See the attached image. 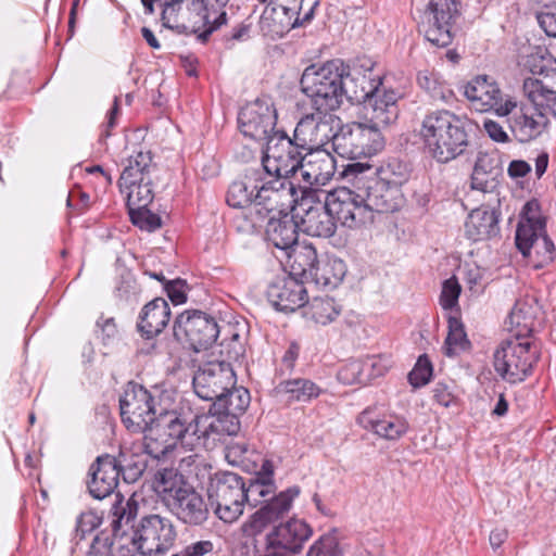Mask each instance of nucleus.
Listing matches in <instances>:
<instances>
[{"label":"nucleus","instance_id":"41","mask_svg":"<svg viewBox=\"0 0 556 556\" xmlns=\"http://www.w3.org/2000/svg\"><path fill=\"white\" fill-rule=\"evenodd\" d=\"M189 486L184 482L182 476L173 468H164L155 476V490L162 496L165 505H168V498H175L176 492L187 490Z\"/></svg>","mask_w":556,"mask_h":556},{"label":"nucleus","instance_id":"50","mask_svg":"<svg viewBox=\"0 0 556 556\" xmlns=\"http://www.w3.org/2000/svg\"><path fill=\"white\" fill-rule=\"evenodd\" d=\"M229 0H206L208 3V12L213 18V26L199 34V39L202 41L207 40L210 35L227 23V13L225 7Z\"/></svg>","mask_w":556,"mask_h":556},{"label":"nucleus","instance_id":"62","mask_svg":"<svg viewBox=\"0 0 556 556\" xmlns=\"http://www.w3.org/2000/svg\"><path fill=\"white\" fill-rule=\"evenodd\" d=\"M99 525L100 519L96 514L83 513L77 519L76 535H79L80 539H83L86 533L91 532Z\"/></svg>","mask_w":556,"mask_h":556},{"label":"nucleus","instance_id":"22","mask_svg":"<svg viewBox=\"0 0 556 556\" xmlns=\"http://www.w3.org/2000/svg\"><path fill=\"white\" fill-rule=\"evenodd\" d=\"M334 173L336 160L327 150L308 151L295 179L296 191L305 195L308 190L327 185Z\"/></svg>","mask_w":556,"mask_h":556},{"label":"nucleus","instance_id":"18","mask_svg":"<svg viewBox=\"0 0 556 556\" xmlns=\"http://www.w3.org/2000/svg\"><path fill=\"white\" fill-rule=\"evenodd\" d=\"M192 384L200 399L214 403L236 384V375L229 363L211 362L199 367Z\"/></svg>","mask_w":556,"mask_h":556},{"label":"nucleus","instance_id":"59","mask_svg":"<svg viewBox=\"0 0 556 556\" xmlns=\"http://www.w3.org/2000/svg\"><path fill=\"white\" fill-rule=\"evenodd\" d=\"M276 14V8H266L260 17V28L264 36L279 35L288 29L287 22L277 23L273 15Z\"/></svg>","mask_w":556,"mask_h":556},{"label":"nucleus","instance_id":"12","mask_svg":"<svg viewBox=\"0 0 556 556\" xmlns=\"http://www.w3.org/2000/svg\"><path fill=\"white\" fill-rule=\"evenodd\" d=\"M458 15V0H430L421 17L420 30L431 45L447 47L453 40L452 28Z\"/></svg>","mask_w":556,"mask_h":556},{"label":"nucleus","instance_id":"43","mask_svg":"<svg viewBox=\"0 0 556 556\" xmlns=\"http://www.w3.org/2000/svg\"><path fill=\"white\" fill-rule=\"evenodd\" d=\"M275 481H264L256 478L245 479L243 491V506H262L264 502L276 492Z\"/></svg>","mask_w":556,"mask_h":556},{"label":"nucleus","instance_id":"42","mask_svg":"<svg viewBox=\"0 0 556 556\" xmlns=\"http://www.w3.org/2000/svg\"><path fill=\"white\" fill-rule=\"evenodd\" d=\"M292 258V269L305 279H312L313 271L320 258L317 256V251L313 245H302L292 250L288 254Z\"/></svg>","mask_w":556,"mask_h":556},{"label":"nucleus","instance_id":"19","mask_svg":"<svg viewBox=\"0 0 556 556\" xmlns=\"http://www.w3.org/2000/svg\"><path fill=\"white\" fill-rule=\"evenodd\" d=\"M292 211L298 219L300 230L312 237L330 238L334 235L337 224L333 220L327 202L313 201L311 197L302 195L300 202H294Z\"/></svg>","mask_w":556,"mask_h":556},{"label":"nucleus","instance_id":"38","mask_svg":"<svg viewBox=\"0 0 556 556\" xmlns=\"http://www.w3.org/2000/svg\"><path fill=\"white\" fill-rule=\"evenodd\" d=\"M523 92L538 113L548 117H556V90L540 88L534 78L523 81Z\"/></svg>","mask_w":556,"mask_h":556},{"label":"nucleus","instance_id":"23","mask_svg":"<svg viewBox=\"0 0 556 556\" xmlns=\"http://www.w3.org/2000/svg\"><path fill=\"white\" fill-rule=\"evenodd\" d=\"M240 416L223 409L210 408V414L195 416V429L202 438V447L212 450L224 435H236L241 428Z\"/></svg>","mask_w":556,"mask_h":556},{"label":"nucleus","instance_id":"60","mask_svg":"<svg viewBox=\"0 0 556 556\" xmlns=\"http://www.w3.org/2000/svg\"><path fill=\"white\" fill-rule=\"evenodd\" d=\"M548 63L534 65L531 71L541 75V78L536 79L540 88L556 90V61H548Z\"/></svg>","mask_w":556,"mask_h":556},{"label":"nucleus","instance_id":"17","mask_svg":"<svg viewBox=\"0 0 556 556\" xmlns=\"http://www.w3.org/2000/svg\"><path fill=\"white\" fill-rule=\"evenodd\" d=\"M276 123L277 112L269 99L248 103L238 115L239 129L243 136L266 143L273 138Z\"/></svg>","mask_w":556,"mask_h":556},{"label":"nucleus","instance_id":"8","mask_svg":"<svg viewBox=\"0 0 556 556\" xmlns=\"http://www.w3.org/2000/svg\"><path fill=\"white\" fill-rule=\"evenodd\" d=\"M244 485L245 478L231 471H216L210 476L206 493L219 520L232 523L243 515Z\"/></svg>","mask_w":556,"mask_h":556},{"label":"nucleus","instance_id":"34","mask_svg":"<svg viewBox=\"0 0 556 556\" xmlns=\"http://www.w3.org/2000/svg\"><path fill=\"white\" fill-rule=\"evenodd\" d=\"M500 231L498 213L495 208L479 207L472 210L465 223L468 239L480 241L495 237Z\"/></svg>","mask_w":556,"mask_h":556},{"label":"nucleus","instance_id":"3","mask_svg":"<svg viewBox=\"0 0 556 556\" xmlns=\"http://www.w3.org/2000/svg\"><path fill=\"white\" fill-rule=\"evenodd\" d=\"M355 168H361V163H351L343 172L349 186L326 195L333 220L349 228H357L371 223L374 213H388L380 201L374 199L370 188L367 189L368 186L362 174H358Z\"/></svg>","mask_w":556,"mask_h":556},{"label":"nucleus","instance_id":"30","mask_svg":"<svg viewBox=\"0 0 556 556\" xmlns=\"http://www.w3.org/2000/svg\"><path fill=\"white\" fill-rule=\"evenodd\" d=\"M88 482L89 493L93 498L102 500L111 495L118 484L119 469L115 457L99 456L91 465Z\"/></svg>","mask_w":556,"mask_h":556},{"label":"nucleus","instance_id":"56","mask_svg":"<svg viewBox=\"0 0 556 556\" xmlns=\"http://www.w3.org/2000/svg\"><path fill=\"white\" fill-rule=\"evenodd\" d=\"M363 361L354 359L345 364L339 370V379L343 383L352 384V383H365L366 376L364 371Z\"/></svg>","mask_w":556,"mask_h":556},{"label":"nucleus","instance_id":"11","mask_svg":"<svg viewBox=\"0 0 556 556\" xmlns=\"http://www.w3.org/2000/svg\"><path fill=\"white\" fill-rule=\"evenodd\" d=\"M123 424L134 432L152 429L159 414L152 394L141 384L130 381L119 399Z\"/></svg>","mask_w":556,"mask_h":556},{"label":"nucleus","instance_id":"46","mask_svg":"<svg viewBox=\"0 0 556 556\" xmlns=\"http://www.w3.org/2000/svg\"><path fill=\"white\" fill-rule=\"evenodd\" d=\"M317 111L304 115L296 124L293 131V139L300 143L301 148L314 151L316 142Z\"/></svg>","mask_w":556,"mask_h":556},{"label":"nucleus","instance_id":"64","mask_svg":"<svg viewBox=\"0 0 556 556\" xmlns=\"http://www.w3.org/2000/svg\"><path fill=\"white\" fill-rule=\"evenodd\" d=\"M536 20L544 33L556 38V13L551 11L539 12Z\"/></svg>","mask_w":556,"mask_h":556},{"label":"nucleus","instance_id":"40","mask_svg":"<svg viewBox=\"0 0 556 556\" xmlns=\"http://www.w3.org/2000/svg\"><path fill=\"white\" fill-rule=\"evenodd\" d=\"M250 393L245 388L235 386L220 395L211 406L212 409H223L241 416L250 405Z\"/></svg>","mask_w":556,"mask_h":556},{"label":"nucleus","instance_id":"49","mask_svg":"<svg viewBox=\"0 0 556 556\" xmlns=\"http://www.w3.org/2000/svg\"><path fill=\"white\" fill-rule=\"evenodd\" d=\"M336 117L330 114V112L317 111L315 149H319L329 142H331V147L333 148V141L337 137V131H333L332 127Z\"/></svg>","mask_w":556,"mask_h":556},{"label":"nucleus","instance_id":"35","mask_svg":"<svg viewBox=\"0 0 556 556\" xmlns=\"http://www.w3.org/2000/svg\"><path fill=\"white\" fill-rule=\"evenodd\" d=\"M154 172L155 165L152 163L150 151H139L135 155H131L118 179L121 192L124 193L125 188H129L134 186V184L152 180Z\"/></svg>","mask_w":556,"mask_h":556},{"label":"nucleus","instance_id":"54","mask_svg":"<svg viewBox=\"0 0 556 556\" xmlns=\"http://www.w3.org/2000/svg\"><path fill=\"white\" fill-rule=\"evenodd\" d=\"M339 554L337 536L332 533H326L311 545L306 556H338Z\"/></svg>","mask_w":556,"mask_h":556},{"label":"nucleus","instance_id":"5","mask_svg":"<svg viewBox=\"0 0 556 556\" xmlns=\"http://www.w3.org/2000/svg\"><path fill=\"white\" fill-rule=\"evenodd\" d=\"M343 71L344 63L339 59L304 70L300 85L314 111L333 112L342 105Z\"/></svg>","mask_w":556,"mask_h":556},{"label":"nucleus","instance_id":"16","mask_svg":"<svg viewBox=\"0 0 556 556\" xmlns=\"http://www.w3.org/2000/svg\"><path fill=\"white\" fill-rule=\"evenodd\" d=\"M497 115L508 116V125L519 142H529L538 138L548 126L549 118L527 104H518L508 98L497 109Z\"/></svg>","mask_w":556,"mask_h":556},{"label":"nucleus","instance_id":"25","mask_svg":"<svg viewBox=\"0 0 556 556\" xmlns=\"http://www.w3.org/2000/svg\"><path fill=\"white\" fill-rule=\"evenodd\" d=\"M356 421L365 430L389 441L401 439L409 429L405 417L394 413L380 414L377 405L365 408Z\"/></svg>","mask_w":556,"mask_h":556},{"label":"nucleus","instance_id":"48","mask_svg":"<svg viewBox=\"0 0 556 556\" xmlns=\"http://www.w3.org/2000/svg\"><path fill=\"white\" fill-rule=\"evenodd\" d=\"M540 223L534 224H522L520 223L516 229V247L522 253L523 256H529L531 249H534L535 243L540 235L536 230L541 229Z\"/></svg>","mask_w":556,"mask_h":556},{"label":"nucleus","instance_id":"61","mask_svg":"<svg viewBox=\"0 0 556 556\" xmlns=\"http://www.w3.org/2000/svg\"><path fill=\"white\" fill-rule=\"evenodd\" d=\"M214 551V544L210 540H201L192 542L180 551L174 553L172 556H205L212 554Z\"/></svg>","mask_w":556,"mask_h":556},{"label":"nucleus","instance_id":"52","mask_svg":"<svg viewBox=\"0 0 556 556\" xmlns=\"http://www.w3.org/2000/svg\"><path fill=\"white\" fill-rule=\"evenodd\" d=\"M131 223L142 230L154 231L162 226L161 217L152 213L148 206L144 208H131L128 211Z\"/></svg>","mask_w":556,"mask_h":556},{"label":"nucleus","instance_id":"36","mask_svg":"<svg viewBox=\"0 0 556 556\" xmlns=\"http://www.w3.org/2000/svg\"><path fill=\"white\" fill-rule=\"evenodd\" d=\"M346 274L345 263L336 256L321 257L313 271L312 281L328 289L337 288Z\"/></svg>","mask_w":556,"mask_h":556},{"label":"nucleus","instance_id":"29","mask_svg":"<svg viewBox=\"0 0 556 556\" xmlns=\"http://www.w3.org/2000/svg\"><path fill=\"white\" fill-rule=\"evenodd\" d=\"M311 526L302 519L292 518L276 526L267 535L270 548L285 549L291 554L302 551L305 542L312 536Z\"/></svg>","mask_w":556,"mask_h":556},{"label":"nucleus","instance_id":"2","mask_svg":"<svg viewBox=\"0 0 556 556\" xmlns=\"http://www.w3.org/2000/svg\"><path fill=\"white\" fill-rule=\"evenodd\" d=\"M139 505L135 500H128L112 520L114 535H118L122 525L131 523V544L141 556H162L174 545L177 531L173 521L160 514H146L139 519Z\"/></svg>","mask_w":556,"mask_h":556},{"label":"nucleus","instance_id":"24","mask_svg":"<svg viewBox=\"0 0 556 556\" xmlns=\"http://www.w3.org/2000/svg\"><path fill=\"white\" fill-rule=\"evenodd\" d=\"M374 63L366 60L361 66L344 64L342 75V103L344 101L351 104H363L370 93L376 90L379 75H372Z\"/></svg>","mask_w":556,"mask_h":556},{"label":"nucleus","instance_id":"15","mask_svg":"<svg viewBox=\"0 0 556 556\" xmlns=\"http://www.w3.org/2000/svg\"><path fill=\"white\" fill-rule=\"evenodd\" d=\"M194 426L195 416L192 420L187 421L175 412H166L164 414L159 412L155 422L152 429H148L149 434L147 435L151 438L149 439L150 441H153V433L168 438L164 440L162 447L157 448L161 454H164L167 448L178 445L193 450L198 446H202V438H200V432H198Z\"/></svg>","mask_w":556,"mask_h":556},{"label":"nucleus","instance_id":"53","mask_svg":"<svg viewBox=\"0 0 556 556\" xmlns=\"http://www.w3.org/2000/svg\"><path fill=\"white\" fill-rule=\"evenodd\" d=\"M502 173H472L471 174V188L482 191L484 193H490L495 197L496 202H500L498 192L496 189L500 184V177Z\"/></svg>","mask_w":556,"mask_h":556},{"label":"nucleus","instance_id":"1","mask_svg":"<svg viewBox=\"0 0 556 556\" xmlns=\"http://www.w3.org/2000/svg\"><path fill=\"white\" fill-rule=\"evenodd\" d=\"M270 177L260 166L248 167L228 188V205L247 208L253 226L263 222L273 210H281L290 204L285 180Z\"/></svg>","mask_w":556,"mask_h":556},{"label":"nucleus","instance_id":"39","mask_svg":"<svg viewBox=\"0 0 556 556\" xmlns=\"http://www.w3.org/2000/svg\"><path fill=\"white\" fill-rule=\"evenodd\" d=\"M306 304L304 315L318 325L326 326L334 321L341 314V306L329 296L314 298Z\"/></svg>","mask_w":556,"mask_h":556},{"label":"nucleus","instance_id":"14","mask_svg":"<svg viewBox=\"0 0 556 556\" xmlns=\"http://www.w3.org/2000/svg\"><path fill=\"white\" fill-rule=\"evenodd\" d=\"M173 330L174 337L189 344L194 352L211 348L219 334L215 318L201 311H186L178 315Z\"/></svg>","mask_w":556,"mask_h":556},{"label":"nucleus","instance_id":"27","mask_svg":"<svg viewBox=\"0 0 556 556\" xmlns=\"http://www.w3.org/2000/svg\"><path fill=\"white\" fill-rule=\"evenodd\" d=\"M270 304L280 312L292 313L308 303L304 285L292 276L277 277L266 291Z\"/></svg>","mask_w":556,"mask_h":556},{"label":"nucleus","instance_id":"21","mask_svg":"<svg viewBox=\"0 0 556 556\" xmlns=\"http://www.w3.org/2000/svg\"><path fill=\"white\" fill-rule=\"evenodd\" d=\"M403 97L399 89L387 87L381 77H378L376 90L363 103L366 122L382 129L397 119V101Z\"/></svg>","mask_w":556,"mask_h":556},{"label":"nucleus","instance_id":"31","mask_svg":"<svg viewBox=\"0 0 556 556\" xmlns=\"http://www.w3.org/2000/svg\"><path fill=\"white\" fill-rule=\"evenodd\" d=\"M149 439L151 438L144 435V442L134 445L131 450L123 448L121 451L118 459H116L117 467L119 472L123 471L127 482H136L143 475L149 463L148 455L157 458L161 454L157 448L152 447Z\"/></svg>","mask_w":556,"mask_h":556},{"label":"nucleus","instance_id":"51","mask_svg":"<svg viewBox=\"0 0 556 556\" xmlns=\"http://www.w3.org/2000/svg\"><path fill=\"white\" fill-rule=\"evenodd\" d=\"M179 468L188 475L194 473L200 481L205 478L210 480V476H214V473L211 472L212 466L205 463L198 454L181 458Z\"/></svg>","mask_w":556,"mask_h":556},{"label":"nucleus","instance_id":"45","mask_svg":"<svg viewBox=\"0 0 556 556\" xmlns=\"http://www.w3.org/2000/svg\"><path fill=\"white\" fill-rule=\"evenodd\" d=\"M470 345L464 325L456 317L448 319V333L444 343V353L447 356H455L466 351Z\"/></svg>","mask_w":556,"mask_h":556},{"label":"nucleus","instance_id":"4","mask_svg":"<svg viewBox=\"0 0 556 556\" xmlns=\"http://www.w3.org/2000/svg\"><path fill=\"white\" fill-rule=\"evenodd\" d=\"M465 124L451 111H432L422 118L418 136L437 162L447 163L462 155L469 144Z\"/></svg>","mask_w":556,"mask_h":556},{"label":"nucleus","instance_id":"44","mask_svg":"<svg viewBox=\"0 0 556 556\" xmlns=\"http://www.w3.org/2000/svg\"><path fill=\"white\" fill-rule=\"evenodd\" d=\"M278 390L289 394L291 400L299 402H308L321 392L320 388L313 381L302 378L282 381L279 383Z\"/></svg>","mask_w":556,"mask_h":556},{"label":"nucleus","instance_id":"63","mask_svg":"<svg viewBox=\"0 0 556 556\" xmlns=\"http://www.w3.org/2000/svg\"><path fill=\"white\" fill-rule=\"evenodd\" d=\"M502 173V168L498 165V161L486 154L479 153L477 161L473 166L472 173Z\"/></svg>","mask_w":556,"mask_h":556},{"label":"nucleus","instance_id":"47","mask_svg":"<svg viewBox=\"0 0 556 556\" xmlns=\"http://www.w3.org/2000/svg\"><path fill=\"white\" fill-rule=\"evenodd\" d=\"M152 180H144V182L134 184L129 188H125L127 207L128 211L131 208H144L153 201L154 193L152 189Z\"/></svg>","mask_w":556,"mask_h":556},{"label":"nucleus","instance_id":"10","mask_svg":"<svg viewBox=\"0 0 556 556\" xmlns=\"http://www.w3.org/2000/svg\"><path fill=\"white\" fill-rule=\"evenodd\" d=\"M383 148L381 130L368 122L343 125L333 141V150L340 156L352 160L375 155Z\"/></svg>","mask_w":556,"mask_h":556},{"label":"nucleus","instance_id":"20","mask_svg":"<svg viewBox=\"0 0 556 556\" xmlns=\"http://www.w3.org/2000/svg\"><path fill=\"white\" fill-rule=\"evenodd\" d=\"M300 493L299 485H292L278 494L271 493V496L243 523V532L251 536L262 533L268 525L290 511L293 501Z\"/></svg>","mask_w":556,"mask_h":556},{"label":"nucleus","instance_id":"26","mask_svg":"<svg viewBox=\"0 0 556 556\" xmlns=\"http://www.w3.org/2000/svg\"><path fill=\"white\" fill-rule=\"evenodd\" d=\"M294 203H290L281 210H273L266 217L268 222L265 228V237L274 247L288 251L298 242V229H300L294 211Z\"/></svg>","mask_w":556,"mask_h":556},{"label":"nucleus","instance_id":"58","mask_svg":"<svg viewBox=\"0 0 556 556\" xmlns=\"http://www.w3.org/2000/svg\"><path fill=\"white\" fill-rule=\"evenodd\" d=\"M112 536H115V535L113 533L110 534L105 531H101L92 540V542L89 546V549L87 551L85 556H113V554H112V546H113Z\"/></svg>","mask_w":556,"mask_h":556},{"label":"nucleus","instance_id":"33","mask_svg":"<svg viewBox=\"0 0 556 556\" xmlns=\"http://www.w3.org/2000/svg\"><path fill=\"white\" fill-rule=\"evenodd\" d=\"M170 318V308L166 300L155 298L146 304L139 315L138 330L150 339L160 334Z\"/></svg>","mask_w":556,"mask_h":556},{"label":"nucleus","instance_id":"9","mask_svg":"<svg viewBox=\"0 0 556 556\" xmlns=\"http://www.w3.org/2000/svg\"><path fill=\"white\" fill-rule=\"evenodd\" d=\"M494 368L508 383L516 384L525 381L538 362V352L529 341L518 338L503 341L494 352Z\"/></svg>","mask_w":556,"mask_h":556},{"label":"nucleus","instance_id":"7","mask_svg":"<svg viewBox=\"0 0 556 556\" xmlns=\"http://www.w3.org/2000/svg\"><path fill=\"white\" fill-rule=\"evenodd\" d=\"M356 169L358 174H362L368 186L367 189L370 188L369 190L374 193V199H378L388 213H393L404 205L405 198L401 186L409 176L407 164L392 160L381 166L378 174L371 166L363 163H361V168Z\"/></svg>","mask_w":556,"mask_h":556},{"label":"nucleus","instance_id":"6","mask_svg":"<svg viewBox=\"0 0 556 556\" xmlns=\"http://www.w3.org/2000/svg\"><path fill=\"white\" fill-rule=\"evenodd\" d=\"M306 154V148H301L296 140L282 131H275L266 144L265 154L258 165L271 176L270 178L285 180L287 188L289 187L290 203L296 201L295 179Z\"/></svg>","mask_w":556,"mask_h":556},{"label":"nucleus","instance_id":"37","mask_svg":"<svg viewBox=\"0 0 556 556\" xmlns=\"http://www.w3.org/2000/svg\"><path fill=\"white\" fill-rule=\"evenodd\" d=\"M540 311L538 300L533 295H526L518 299L508 316L510 329L520 328L517 337L531 331L533 319Z\"/></svg>","mask_w":556,"mask_h":556},{"label":"nucleus","instance_id":"13","mask_svg":"<svg viewBox=\"0 0 556 556\" xmlns=\"http://www.w3.org/2000/svg\"><path fill=\"white\" fill-rule=\"evenodd\" d=\"M163 25L181 31L199 33L213 26L206 0H164Z\"/></svg>","mask_w":556,"mask_h":556},{"label":"nucleus","instance_id":"32","mask_svg":"<svg viewBox=\"0 0 556 556\" xmlns=\"http://www.w3.org/2000/svg\"><path fill=\"white\" fill-rule=\"evenodd\" d=\"M464 94L471 106L479 112H486L492 109L497 114V109L504 104L502 91L488 76H478L464 87Z\"/></svg>","mask_w":556,"mask_h":556},{"label":"nucleus","instance_id":"55","mask_svg":"<svg viewBox=\"0 0 556 556\" xmlns=\"http://www.w3.org/2000/svg\"><path fill=\"white\" fill-rule=\"evenodd\" d=\"M432 364L427 355H420L408 374V381L414 388L426 386L432 377Z\"/></svg>","mask_w":556,"mask_h":556},{"label":"nucleus","instance_id":"57","mask_svg":"<svg viewBox=\"0 0 556 556\" xmlns=\"http://www.w3.org/2000/svg\"><path fill=\"white\" fill-rule=\"evenodd\" d=\"M460 286L455 277H452L443 282L442 292L440 296V304L444 309H452L457 305L460 294Z\"/></svg>","mask_w":556,"mask_h":556},{"label":"nucleus","instance_id":"28","mask_svg":"<svg viewBox=\"0 0 556 556\" xmlns=\"http://www.w3.org/2000/svg\"><path fill=\"white\" fill-rule=\"evenodd\" d=\"M175 498H168L166 507L182 523L187 526H202L210 516L208 506L193 486L175 493Z\"/></svg>","mask_w":556,"mask_h":556}]
</instances>
